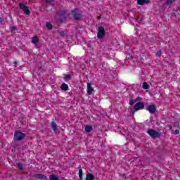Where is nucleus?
<instances>
[{"label":"nucleus","mask_w":180,"mask_h":180,"mask_svg":"<svg viewBox=\"0 0 180 180\" xmlns=\"http://www.w3.org/2000/svg\"><path fill=\"white\" fill-rule=\"evenodd\" d=\"M64 80L65 81H71V75L68 74L65 75V77H64Z\"/></svg>","instance_id":"nucleus-25"},{"label":"nucleus","mask_w":180,"mask_h":180,"mask_svg":"<svg viewBox=\"0 0 180 180\" xmlns=\"http://www.w3.org/2000/svg\"><path fill=\"white\" fill-rule=\"evenodd\" d=\"M49 179L50 180H60V179L58 178V176H56L54 174H51L49 176Z\"/></svg>","instance_id":"nucleus-18"},{"label":"nucleus","mask_w":180,"mask_h":180,"mask_svg":"<svg viewBox=\"0 0 180 180\" xmlns=\"http://www.w3.org/2000/svg\"><path fill=\"white\" fill-rule=\"evenodd\" d=\"M18 28L16 27V26L10 27L11 32H15V30H16Z\"/></svg>","instance_id":"nucleus-28"},{"label":"nucleus","mask_w":180,"mask_h":180,"mask_svg":"<svg viewBox=\"0 0 180 180\" xmlns=\"http://www.w3.org/2000/svg\"><path fill=\"white\" fill-rule=\"evenodd\" d=\"M84 130H85L86 133H91V130H93L92 126L86 125Z\"/></svg>","instance_id":"nucleus-14"},{"label":"nucleus","mask_w":180,"mask_h":180,"mask_svg":"<svg viewBox=\"0 0 180 180\" xmlns=\"http://www.w3.org/2000/svg\"><path fill=\"white\" fill-rule=\"evenodd\" d=\"M15 167H17L20 171H25V168H23V165L20 162L16 163Z\"/></svg>","instance_id":"nucleus-15"},{"label":"nucleus","mask_w":180,"mask_h":180,"mask_svg":"<svg viewBox=\"0 0 180 180\" xmlns=\"http://www.w3.org/2000/svg\"><path fill=\"white\" fill-rule=\"evenodd\" d=\"M34 178H37V179L46 180L47 179V176L42 174H37L34 175Z\"/></svg>","instance_id":"nucleus-10"},{"label":"nucleus","mask_w":180,"mask_h":180,"mask_svg":"<svg viewBox=\"0 0 180 180\" xmlns=\"http://www.w3.org/2000/svg\"><path fill=\"white\" fill-rule=\"evenodd\" d=\"M51 127L54 133H56V134H60V129H58V126H57V123L56 122L52 121L51 122Z\"/></svg>","instance_id":"nucleus-8"},{"label":"nucleus","mask_w":180,"mask_h":180,"mask_svg":"<svg viewBox=\"0 0 180 180\" xmlns=\"http://www.w3.org/2000/svg\"><path fill=\"white\" fill-rule=\"evenodd\" d=\"M95 179V176L94 174L89 173L86 176V180H94Z\"/></svg>","instance_id":"nucleus-13"},{"label":"nucleus","mask_w":180,"mask_h":180,"mask_svg":"<svg viewBox=\"0 0 180 180\" xmlns=\"http://www.w3.org/2000/svg\"><path fill=\"white\" fill-rule=\"evenodd\" d=\"M32 43L34 44H39V38L36 36L32 37Z\"/></svg>","instance_id":"nucleus-19"},{"label":"nucleus","mask_w":180,"mask_h":180,"mask_svg":"<svg viewBox=\"0 0 180 180\" xmlns=\"http://www.w3.org/2000/svg\"><path fill=\"white\" fill-rule=\"evenodd\" d=\"M25 137H26V134L22 131H16L14 134V141H22Z\"/></svg>","instance_id":"nucleus-1"},{"label":"nucleus","mask_w":180,"mask_h":180,"mask_svg":"<svg viewBox=\"0 0 180 180\" xmlns=\"http://www.w3.org/2000/svg\"><path fill=\"white\" fill-rule=\"evenodd\" d=\"M82 169L81 168V167H79V178L80 180H82Z\"/></svg>","instance_id":"nucleus-23"},{"label":"nucleus","mask_w":180,"mask_h":180,"mask_svg":"<svg viewBox=\"0 0 180 180\" xmlns=\"http://www.w3.org/2000/svg\"><path fill=\"white\" fill-rule=\"evenodd\" d=\"M46 26L49 30H53V25L50 22H46Z\"/></svg>","instance_id":"nucleus-24"},{"label":"nucleus","mask_w":180,"mask_h":180,"mask_svg":"<svg viewBox=\"0 0 180 180\" xmlns=\"http://www.w3.org/2000/svg\"><path fill=\"white\" fill-rule=\"evenodd\" d=\"M142 88L143 89H150V85H148V84L145 82L143 83Z\"/></svg>","instance_id":"nucleus-21"},{"label":"nucleus","mask_w":180,"mask_h":180,"mask_svg":"<svg viewBox=\"0 0 180 180\" xmlns=\"http://www.w3.org/2000/svg\"><path fill=\"white\" fill-rule=\"evenodd\" d=\"M174 134H179V129H176L174 131Z\"/></svg>","instance_id":"nucleus-31"},{"label":"nucleus","mask_w":180,"mask_h":180,"mask_svg":"<svg viewBox=\"0 0 180 180\" xmlns=\"http://www.w3.org/2000/svg\"><path fill=\"white\" fill-rule=\"evenodd\" d=\"M165 1V5H169L171 6L174 2H175L176 0H164Z\"/></svg>","instance_id":"nucleus-16"},{"label":"nucleus","mask_w":180,"mask_h":180,"mask_svg":"<svg viewBox=\"0 0 180 180\" xmlns=\"http://www.w3.org/2000/svg\"><path fill=\"white\" fill-rule=\"evenodd\" d=\"M92 92H94V88H92V84L91 83H87L88 95H92Z\"/></svg>","instance_id":"nucleus-11"},{"label":"nucleus","mask_w":180,"mask_h":180,"mask_svg":"<svg viewBox=\"0 0 180 180\" xmlns=\"http://www.w3.org/2000/svg\"><path fill=\"white\" fill-rule=\"evenodd\" d=\"M67 20V11L62 10L59 13V21L60 23H63V22H65Z\"/></svg>","instance_id":"nucleus-5"},{"label":"nucleus","mask_w":180,"mask_h":180,"mask_svg":"<svg viewBox=\"0 0 180 180\" xmlns=\"http://www.w3.org/2000/svg\"><path fill=\"white\" fill-rule=\"evenodd\" d=\"M19 6L25 15H30V10H29V7H27V6L25 5L24 4L20 3Z\"/></svg>","instance_id":"nucleus-6"},{"label":"nucleus","mask_w":180,"mask_h":180,"mask_svg":"<svg viewBox=\"0 0 180 180\" xmlns=\"http://www.w3.org/2000/svg\"><path fill=\"white\" fill-rule=\"evenodd\" d=\"M176 124H176V123H174V126H176Z\"/></svg>","instance_id":"nucleus-35"},{"label":"nucleus","mask_w":180,"mask_h":180,"mask_svg":"<svg viewBox=\"0 0 180 180\" xmlns=\"http://www.w3.org/2000/svg\"><path fill=\"white\" fill-rule=\"evenodd\" d=\"M144 109V103L143 102H138L134 106V110L137 112L138 110H141Z\"/></svg>","instance_id":"nucleus-7"},{"label":"nucleus","mask_w":180,"mask_h":180,"mask_svg":"<svg viewBox=\"0 0 180 180\" xmlns=\"http://www.w3.org/2000/svg\"><path fill=\"white\" fill-rule=\"evenodd\" d=\"M148 2H150V0H138L137 1V4L138 5H146V4H148Z\"/></svg>","instance_id":"nucleus-12"},{"label":"nucleus","mask_w":180,"mask_h":180,"mask_svg":"<svg viewBox=\"0 0 180 180\" xmlns=\"http://www.w3.org/2000/svg\"><path fill=\"white\" fill-rule=\"evenodd\" d=\"M146 110H148L151 115H154L157 110V107H155V105H150L146 108Z\"/></svg>","instance_id":"nucleus-9"},{"label":"nucleus","mask_w":180,"mask_h":180,"mask_svg":"<svg viewBox=\"0 0 180 180\" xmlns=\"http://www.w3.org/2000/svg\"><path fill=\"white\" fill-rule=\"evenodd\" d=\"M136 102H137V100H136V99L130 100V101H129V105H131V106H133V105H134V103H136Z\"/></svg>","instance_id":"nucleus-27"},{"label":"nucleus","mask_w":180,"mask_h":180,"mask_svg":"<svg viewBox=\"0 0 180 180\" xmlns=\"http://www.w3.org/2000/svg\"><path fill=\"white\" fill-rule=\"evenodd\" d=\"M35 71H36L37 74H38V75H39L41 74V72H43V68L38 66L35 68Z\"/></svg>","instance_id":"nucleus-17"},{"label":"nucleus","mask_w":180,"mask_h":180,"mask_svg":"<svg viewBox=\"0 0 180 180\" xmlns=\"http://www.w3.org/2000/svg\"><path fill=\"white\" fill-rule=\"evenodd\" d=\"M161 54H162V51L161 49H159V50L157 51L155 56H156L157 57H161Z\"/></svg>","instance_id":"nucleus-26"},{"label":"nucleus","mask_w":180,"mask_h":180,"mask_svg":"<svg viewBox=\"0 0 180 180\" xmlns=\"http://www.w3.org/2000/svg\"><path fill=\"white\" fill-rule=\"evenodd\" d=\"M13 64H18V61L15 60V61L13 62Z\"/></svg>","instance_id":"nucleus-34"},{"label":"nucleus","mask_w":180,"mask_h":180,"mask_svg":"<svg viewBox=\"0 0 180 180\" xmlns=\"http://www.w3.org/2000/svg\"><path fill=\"white\" fill-rule=\"evenodd\" d=\"M136 102H139V101H143V98L141 97H138L137 98H136Z\"/></svg>","instance_id":"nucleus-30"},{"label":"nucleus","mask_w":180,"mask_h":180,"mask_svg":"<svg viewBox=\"0 0 180 180\" xmlns=\"http://www.w3.org/2000/svg\"><path fill=\"white\" fill-rule=\"evenodd\" d=\"M169 130H172V126L169 125Z\"/></svg>","instance_id":"nucleus-33"},{"label":"nucleus","mask_w":180,"mask_h":180,"mask_svg":"<svg viewBox=\"0 0 180 180\" xmlns=\"http://www.w3.org/2000/svg\"><path fill=\"white\" fill-rule=\"evenodd\" d=\"M71 13L75 20H79L81 18H82V15L79 13V10L78 8H75L73 11H72Z\"/></svg>","instance_id":"nucleus-4"},{"label":"nucleus","mask_w":180,"mask_h":180,"mask_svg":"<svg viewBox=\"0 0 180 180\" xmlns=\"http://www.w3.org/2000/svg\"><path fill=\"white\" fill-rule=\"evenodd\" d=\"M59 34L61 37H65V32H64V31L60 32Z\"/></svg>","instance_id":"nucleus-29"},{"label":"nucleus","mask_w":180,"mask_h":180,"mask_svg":"<svg viewBox=\"0 0 180 180\" xmlns=\"http://www.w3.org/2000/svg\"><path fill=\"white\" fill-rule=\"evenodd\" d=\"M60 88H61L62 91H67L68 89V85L65 83H63V84H62Z\"/></svg>","instance_id":"nucleus-20"},{"label":"nucleus","mask_w":180,"mask_h":180,"mask_svg":"<svg viewBox=\"0 0 180 180\" xmlns=\"http://www.w3.org/2000/svg\"><path fill=\"white\" fill-rule=\"evenodd\" d=\"M131 58H133V56H131Z\"/></svg>","instance_id":"nucleus-36"},{"label":"nucleus","mask_w":180,"mask_h":180,"mask_svg":"<svg viewBox=\"0 0 180 180\" xmlns=\"http://www.w3.org/2000/svg\"><path fill=\"white\" fill-rule=\"evenodd\" d=\"M148 134H149L150 137H152V139H158L161 137V134L154 129H148Z\"/></svg>","instance_id":"nucleus-3"},{"label":"nucleus","mask_w":180,"mask_h":180,"mask_svg":"<svg viewBox=\"0 0 180 180\" xmlns=\"http://www.w3.org/2000/svg\"><path fill=\"white\" fill-rule=\"evenodd\" d=\"M3 22H4V19L1 17H0V23H2Z\"/></svg>","instance_id":"nucleus-32"},{"label":"nucleus","mask_w":180,"mask_h":180,"mask_svg":"<svg viewBox=\"0 0 180 180\" xmlns=\"http://www.w3.org/2000/svg\"><path fill=\"white\" fill-rule=\"evenodd\" d=\"M48 5L51 6H54V0H45Z\"/></svg>","instance_id":"nucleus-22"},{"label":"nucleus","mask_w":180,"mask_h":180,"mask_svg":"<svg viewBox=\"0 0 180 180\" xmlns=\"http://www.w3.org/2000/svg\"><path fill=\"white\" fill-rule=\"evenodd\" d=\"M105 34L106 32H105V27H103V26L99 27L97 32V39L102 40V39L105 37Z\"/></svg>","instance_id":"nucleus-2"}]
</instances>
